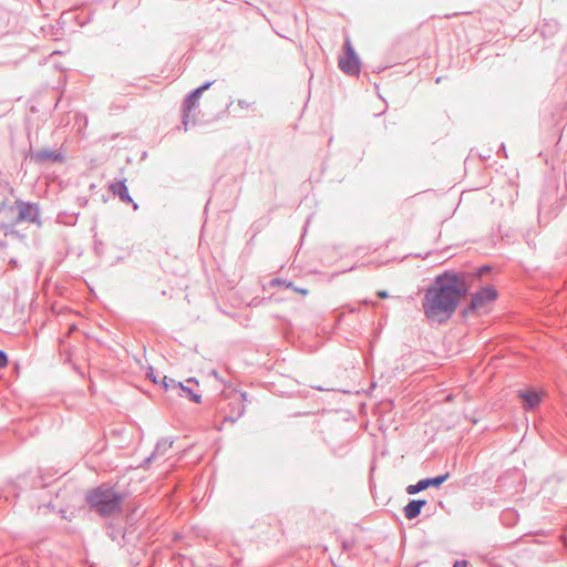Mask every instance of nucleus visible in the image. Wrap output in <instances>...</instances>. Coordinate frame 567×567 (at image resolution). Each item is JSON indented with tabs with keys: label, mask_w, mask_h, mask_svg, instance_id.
Masks as SVG:
<instances>
[{
	"label": "nucleus",
	"mask_w": 567,
	"mask_h": 567,
	"mask_svg": "<svg viewBox=\"0 0 567 567\" xmlns=\"http://www.w3.org/2000/svg\"><path fill=\"white\" fill-rule=\"evenodd\" d=\"M467 291L463 272L444 271L437 275L424 293L422 307L425 317L440 323L449 320Z\"/></svg>",
	"instance_id": "obj_1"
},
{
	"label": "nucleus",
	"mask_w": 567,
	"mask_h": 567,
	"mask_svg": "<svg viewBox=\"0 0 567 567\" xmlns=\"http://www.w3.org/2000/svg\"><path fill=\"white\" fill-rule=\"evenodd\" d=\"M123 498V494L105 484L90 491L86 495V502L90 507L102 516L120 513Z\"/></svg>",
	"instance_id": "obj_2"
},
{
	"label": "nucleus",
	"mask_w": 567,
	"mask_h": 567,
	"mask_svg": "<svg viewBox=\"0 0 567 567\" xmlns=\"http://www.w3.org/2000/svg\"><path fill=\"white\" fill-rule=\"evenodd\" d=\"M14 205L18 209V214L12 217L10 224L11 227H14L21 223L40 225V207L38 204L17 199Z\"/></svg>",
	"instance_id": "obj_3"
},
{
	"label": "nucleus",
	"mask_w": 567,
	"mask_h": 567,
	"mask_svg": "<svg viewBox=\"0 0 567 567\" xmlns=\"http://www.w3.org/2000/svg\"><path fill=\"white\" fill-rule=\"evenodd\" d=\"M212 84L213 82L204 83L199 87L192 91L184 100L182 105V124L184 131L188 130L192 117L190 113L193 110L197 107L200 95L203 94L204 91L208 90L212 86Z\"/></svg>",
	"instance_id": "obj_4"
},
{
	"label": "nucleus",
	"mask_w": 567,
	"mask_h": 567,
	"mask_svg": "<svg viewBox=\"0 0 567 567\" xmlns=\"http://www.w3.org/2000/svg\"><path fill=\"white\" fill-rule=\"evenodd\" d=\"M497 298V291L492 286H486L476 291L471 297V302L468 307L464 310V313L467 315L471 311H478L485 309L486 306L493 302Z\"/></svg>",
	"instance_id": "obj_5"
},
{
	"label": "nucleus",
	"mask_w": 567,
	"mask_h": 567,
	"mask_svg": "<svg viewBox=\"0 0 567 567\" xmlns=\"http://www.w3.org/2000/svg\"><path fill=\"white\" fill-rule=\"evenodd\" d=\"M346 55L339 60L340 70L348 75L360 73V60L349 40L344 43Z\"/></svg>",
	"instance_id": "obj_6"
},
{
	"label": "nucleus",
	"mask_w": 567,
	"mask_h": 567,
	"mask_svg": "<svg viewBox=\"0 0 567 567\" xmlns=\"http://www.w3.org/2000/svg\"><path fill=\"white\" fill-rule=\"evenodd\" d=\"M161 384L166 390H174L178 393L182 398H187L192 402L199 403L200 402V394L196 393L190 386L184 385L182 382H177L174 379H168L167 377H163Z\"/></svg>",
	"instance_id": "obj_7"
},
{
	"label": "nucleus",
	"mask_w": 567,
	"mask_h": 567,
	"mask_svg": "<svg viewBox=\"0 0 567 567\" xmlns=\"http://www.w3.org/2000/svg\"><path fill=\"white\" fill-rule=\"evenodd\" d=\"M450 477V473H445L443 475H439L435 477H427L420 480L416 484H411L406 487V493L409 495L417 494L430 486L439 487L441 486L447 478Z\"/></svg>",
	"instance_id": "obj_8"
},
{
	"label": "nucleus",
	"mask_w": 567,
	"mask_h": 567,
	"mask_svg": "<svg viewBox=\"0 0 567 567\" xmlns=\"http://www.w3.org/2000/svg\"><path fill=\"white\" fill-rule=\"evenodd\" d=\"M31 158L39 163L44 164L48 162H63L64 156L62 153L58 151H53L50 148H42L31 154Z\"/></svg>",
	"instance_id": "obj_9"
},
{
	"label": "nucleus",
	"mask_w": 567,
	"mask_h": 567,
	"mask_svg": "<svg viewBox=\"0 0 567 567\" xmlns=\"http://www.w3.org/2000/svg\"><path fill=\"white\" fill-rule=\"evenodd\" d=\"M110 189L114 195L118 196V198L123 203L132 204L134 210L138 209V205L133 200L128 193V188L125 184V181H120L111 184Z\"/></svg>",
	"instance_id": "obj_10"
},
{
	"label": "nucleus",
	"mask_w": 567,
	"mask_h": 567,
	"mask_svg": "<svg viewBox=\"0 0 567 567\" xmlns=\"http://www.w3.org/2000/svg\"><path fill=\"white\" fill-rule=\"evenodd\" d=\"M519 398L522 399L523 406L525 410L535 409L542 401V394L535 390L519 391Z\"/></svg>",
	"instance_id": "obj_11"
},
{
	"label": "nucleus",
	"mask_w": 567,
	"mask_h": 567,
	"mask_svg": "<svg viewBox=\"0 0 567 567\" xmlns=\"http://www.w3.org/2000/svg\"><path fill=\"white\" fill-rule=\"evenodd\" d=\"M425 505H426L425 499H411L403 508L405 518L406 519L416 518Z\"/></svg>",
	"instance_id": "obj_12"
},
{
	"label": "nucleus",
	"mask_w": 567,
	"mask_h": 567,
	"mask_svg": "<svg viewBox=\"0 0 567 567\" xmlns=\"http://www.w3.org/2000/svg\"><path fill=\"white\" fill-rule=\"evenodd\" d=\"M234 403L238 405V411L236 416H227L226 420H229L230 422H235L237 419H239L244 412H245V402L247 401V393L240 392L237 394L234 399Z\"/></svg>",
	"instance_id": "obj_13"
},
{
	"label": "nucleus",
	"mask_w": 567,
	"mask_h": 567,
	"mask_svg": "<svg viewBox=\"0 0 567 567\" xmlns=\"http://www.w3.org/2000/svg\"><path fill=\"white\" fill-rule=\"evenodd\" d=\"M173 442L168 439H162L157 442L154 453L164 454L167 450L172 447Z\"/></svg>",
	"instance_id": "obj_14"
},
{
	"label": "nucleus",
	"mask_w": 567,
	"mask_h": 567,
	"mask_svg": "<svg viewBox=\"0 0 567 567\" xmlns=\"http://www.w3.org/2000/svg\"><path fill=\"white\" fill-rule=\"evenodd\" d=\"M237 105L241 109V110H252L254 105H255V101H248V100H245V99H239L237 101Z\"/></svg>",
	"instance_id": "obj_15"
},
{
	"label": "nucleus",
	"mask_w": 567,
	"mask_h": 567,
	"mask_svg": "<svg viewBox=\"0 0 567 567\" xmlns=\"http://www.w3.org/2000/svg\"><path fill=\"white\" fill-rule=\"evenodd\" d=\"M270 285H271L272 287H275V286H286L287 288H290V289H291V288H293V284H292V282H290V281H286V280L280 279V278H275V279H272V280L270 281Z\"/></svg>",
	"instance_id": "obj_16"
},
{
	"label": "nucleus",
	"mask_w": 567,
	"mask_h": 567,
	"mask_svg": "<svg viewBox=\"0 0 567 567\" xmlns=\"http://www.w3.org/2000/svg\"><path fill=\"white\" fill-rule=\"evenodd\" d=\"M8 363V357L4 351L0 350V369L4 368Z\"/></svg>",
	"instance_id": "obj_17"
},
{
	"label": "nucleus",
	"mask_w": 567,
	"mask_h": 567,
	"mask_svg": "<svg viewBox=\"0 0 567 567\" xmlns=\"http://www.w3.org/2000/svg\"><path fill=\"white\" fill-rule=\"evenodd\" d=\"M147 377L154 382V383H158V380L155 375V372L154 370L151 368L150 372L147 373Z\"/></svg>",
	"instance_id": "obj_18"
},
{
	"label": "nucleus",
	"mask_w": 567,
	"mask_h": 567,
	"mask_svg": "<svg viewBox=\"0 0 567 567\" xmlns=\"http://www.w3.org/2000/svg\"><path fill=\"white\" fill-rule=\"evenodd\" d=\"M467 566V560H456L453 565V567H466Z\"/></svg>",
	"instance_id": "obj_19"
},
{
	"label": "nucleus",
	"mask_w": 567,
	"mask_h": 567,
	"mask_svg": "<svg viewBox=\"0 0 567 567\" xmlns=\"http://www.w3.org/2000/svg\"><path fill=\"white\" fill-rule=\"evenodd\" d=\"M292 290L301 293V295H307L308 293V290L307 289H303V288H297L293 286V288H291Z\"/></svg>",
	"instance_id": "obj_20"
},
{
	"label": "nucleus",
	"mask_w": 567,
	"mask_h": 567,
	"mask_svg": "<svg viewBox=\"0 0 567 567\" xmlns=\"http://www.w3.org/2000/svg\"><path fill=\"white\" fill-rule=\"evenodd\" d=\"M378 297L385 299L389 297V293L385 290L378 291Z\"/></svg>",
	"instance_id": "obj_21"
},
{
	"label": "nucleus",
	"mask_w": 567,
	"mask_h": 567,
	"mask_svg": "<svg viewBox=\"0 0 567 567\" xmlns=\"http://www.w3.org/2000/svg\"><path fill=\"white\" fill-rule=\"evenodd\" d=\"M156 453H152L146 460H145V463L146 464H150L155 457H156Z\"/></svg>",
	"instance_id": "obj_22"
},
{
	"label": "nucleus",
	"mask_w": 567,
	"mask_h": 567,
	"mask_svg": "<svg viewBox=\"0 0 567 567\" xmlns=\"http://www.w3.org/2000/svg\"><path fill=\"white\" fill-rule=\"evenodd\" d=\"M187 382L188 383H193L194 382L196 385H198V383L194 379H188Z\"/></svg>",
	"instance_id": "obj_23"
},
{
	"label": "nucleus",
	"mask_w": 567,
	"mask_h": 567,
	"mask_svg": "<svg viewBox=\"0 0 567 567\" xmlns=\"http://www.w3.org/2000/svg\"><path fill=\"white\" fill-rule=\"evenodd\" d=\"M486 270H488V267H487V266L482 267V268H481V270H480V272H483V271H486Z\"/></svg>",
	"instance_id": "obj_24"
}]
</instances>
